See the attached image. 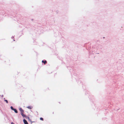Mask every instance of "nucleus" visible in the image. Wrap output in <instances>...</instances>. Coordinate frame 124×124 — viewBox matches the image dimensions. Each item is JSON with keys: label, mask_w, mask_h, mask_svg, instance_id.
Returning a JSON list of instances; mask_svg holds the SVG:
<instances>
[{"label": "nucleus", "mask_w": 124, "mask_h": 124, "mask_svg": "<svg viewBox=\"0 0 124 124\" xmlns=\"http://www.w3.org/2000/svg\"><path fill=\"white\" fill-rule=\"evenodd\" d=\"M19 110L21 112V114L22 113H23L24 112V110L21 108H19Z\"/></svg>", "instance_id": "f257e3e1"}, {"label": "nucleus", "mask_w": 124, "mask_h": 124, "mask_svg": "<svg viewBox=\"0 0 124 124\" xmlns=\"http://www.w3.org/2000/svg\"><path fill=\"white\" fill-rule=\"evenodd\" d=\"M23 121L24 124H28V122L25 119H24L23 120Z\"/></svg>", "instance_id": "f03ea898"}, {"label": "nucleus", "mask_w": 124, "mask_h": 124, "mask_svg": "<svg viewBox=\"0 0 124 124\" xmlns=\"http://www.w3.org/2000/svg\"><path fill=\"white\" fill-rule=\"evenodd\" d=\"M27 118L28 119V120L30 122H31V124H32L33 122H32L31 121V120L30 119L29 117L28 116L26 118Z\"/></svg>", "instance_id": "7ed1b4c3"}, {"label": "nucleus", "mask_w": 124, "mask_h": 124, "mask_svg": "<svg viewBox=\"0 0 124 124\" xmlns=\"http://www.w3.org/2000/svg\"><path fill=\"white\" fill-rule=\"evenodd\" d=\"M21 115H22V116L23 117H26H26H27V116H26L24 114H23V113H21Z\"/></svg>", "instance_id": "20e7f679"}, {"label": "nucleus", "mask_w": 124, "mask_h": 124, "mask_svg": "<svg viewBox=\"0 0 124 124\" xmlns=\"http://www.w3.org/2000/svg\"><path fill=\"white\" fill-rule=\"evenodd\" d=\"M42 62L44 64H46L47 63V61L46 60H42Z\"/></svg>", "instance_id": "39448f33"}, {"label": "nucleus", "mask_w": 124, "mask_h": 124, "mask_svg": "<svg viewBox=\"0 0 124 124\" xmlns=\"http://www.w3.org/2000/svg\"><path fill=\"white\" fill-rule=\"evenodd\" d=\"M13 110L14 111V112L15 113H18V111L17 110L16 108H14V110Z\"/></svg>", "instance_id": "423d86ee"}, {"label": "nucleus", "mask_w": 124, "mask_h": 124, "mask_svg": "<svg viewBox=\"0 0 124 124\" xmlns=\"http://www.w3.org/2000/svg\"><path fill=\"white\" fill-rule=\"evenodd\" d=\"M27 108L30 109H31L32 108L30 106H28L27 107Z\"/></svg>", "instance_id": "0eeeda50"}, {"label": "nucleus", "mask_w": 124, "mask_h": 124, "mask_svg": "<svg viewBox=\"0 0 124 124\" xmlns=\"http://www.w3.org/2000/svg\"><path fill=\"white\" fill-rule=\"evenodd\" d=\"M10 108H11V109L12 110H14V108H13V107L12 106H11V107H10Z\"/></svg>", "instance_id": "6e6552de"}, {"label": "nucleus", "mask_w": 124, "mask_h": 124, "mask_svg": "<svg viewBox=\"0 0 124 124\" xmlns=\"http://www.w3.org/2000/svg\"><path fill=\"white\" fill-rule=\"evenodd\" d=\"M4 101H5L7 103H8V101L7 100H5Z\"/></svg>", "instance_id": "1a4fd4ad"}, {"label": "nucleus", "mask_w": 124, "mask_h": 124, "mask_svg": "<svg viewBox=\"0 0 124 124\" xmlns=\"http://www.w3.org/2000/svg\"><path fill=\"white\" fill-rule=\"evenodd\" d=\"M40 120L43 121V119L42 117L40 118Z\"/></svg>", "instance_id": "9d476101"}, {"label": "nucleus", "mask_w": 124, "mask_h": 124, "mask_svg": "<svg viewBox=\"0 0 124 124\" xmlns=\"http://www.w3.org/2000/svg\"><path fill=\"white\" fill-rule=\"evenodd\" d=\"M11 124H15L14 123H13L12 122L11 123Z\"/></svg>", "instance_id": "9b49d317"}, {"label": "nucleus", "mask_w": 124, "mask_h": 124, "mask_svg": "<svg viewBox=\"0 0 124 124\" xmlns=\"http://www.w3.org/2000/svg\"><path fill=\"white\" fill-rule=\"evenodd\" d=\"M96 48L97 49H98V48H99V47H96Z\"/></svg>", "instance_id": "f8f14e48"}, {"label": "nucleus", "mask_w": 124, "mask_h": 124, "mask_svg": "<svg viewBox=\"0 0 124 124\" xmlns=\"http://www.w3.org/2000/svg\"><path fill=\"white\" fill-rule=\"evenodd\" d=\"M3 95H2V96H2V97H3Z\"/></svg>", "instance_id": "ddd939ff"}, {"label": "nucleus", "mask_w": 124, "mask_h": 124, "mask_svg": "<svg viewBox=\"0 0 124 124\" xmlns=\"http://www.w3.org/2000/svg\"><path fill=\"white\" fill-rule=\"evenodd\" d=\"M14 37L12 36V37H11V38H12V39L13 38H14Z\"/></svg>", "instance_id": "4468645a"}, {"label": "nucleus", "mask_w": 124, "mask_h": 124, "mask_svg": "<svg viewBox=\"0 0 124 124\" xmlns=\"http://www.w3.org/2000/svg\"><path fill=\"white\" fill-rule=\"evenodd\" d=\"M14 41H15V40H14Z\"/></svg>", "instance_id": "2eb2a0df"}]
</instances>
